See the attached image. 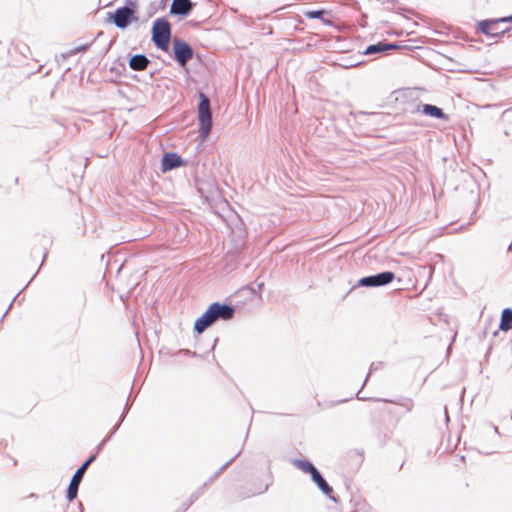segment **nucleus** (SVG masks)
<instances>
[{"instance_id": "nucleus-1", "label": "nucleus", "mask_w": 512, "mask_h": 512, "mask_svg": "<svg viewBox=\"0 0 512 512\" xmlns=\"http://www.w3.org/2000/svg\"><path fill=\"white\" fill-rule=\"evenodd\" d=\"M235 313L236 308L232 304L218 301L213 302L195 320L193 331L195 334L200 335L219 320L229 321L233 319Z\"/></svg>"}, {"instance_id": "nucleus-2", "label": "nucleus", "mask_w": 512, "mask_h": 512, "mask_svg": "<svg viewBox=\"0 0 512 512\" xmlns=\"http://www.w3.org/2000/svg\"><path fill=\"white\" fill-rule=\"evenodd\" d=\"M291 464L303 473L309 474L313 483L328 499L335 503L338 502V498L333 494L332 486L329 485L324 476L311 461L307 459H293L291 460Z\"/></svg>"}, {"instance_id": "nucleus-3", "label": "nucleus", "mask_w": 512, "mask_h": 512, "mask_svg": "<svg viewBox=\"0 0 512 512\" xmlns=\"http://www.w3.org/2000/svg\"><path fill=\"white\" fill-rule=\"evenodd\" d=\"M197 122L199 136L202 140H205L212 129V113L210 100L208 96L202 91L198 92Z\"/></svg>"}, {"instance_id": "nucleus-4", "label": "nucleus", "mask_w": 512, "mask_h": 512, "mask_svg": "<svg viewBox=\"0 0 512 512\" xmlns=\"http://www.w3.org/2000/svg\"><path fill=\"white\" fill-rule=\"evenodd\" d=\"M151 41L161 51L168 52L171 40V24L166 17H159L154 20L151 28Z\"/></svg>"}, {"instance_id": "nucleus-5", "label": "nucleus", "mask_w": 512, "mask_h": 512, "mask_svg": "<svg viewBox=\"0 0 512 512\" xmlns=\"http://www.w3.org/2000/svg\"><path fill=\"white\" fill-rule=\"evenodd\" d=\"M96 460V454H91L75 471L66 490V499L72 502L78 495L79 486L89 466Z\"/></svg>"}, {"instance_id": "nucleus-6", "label": "nucleus", "mask_w": 512, "mask_h": 512, "mask_svg": "<svg viewBox=\"0 0 512 512\" xmlns=\"http://www.w3.org/2000/svg\"><path fill=\"white\" fill-rule=\"evenodd\" d=\"M172 57L180 67H186L194 57V50L187 41L174 37L172 40Z\"/></svg>"}, {"instance_id": "nucleus-7", "label": "nucleus", "mask_w": 512, "mask_h": 512, "mask_svg": "<svg viewBox=\"0 0 512 512\" xmlns=\"http://www.w3.org/2000/svg\"><path fill=\"white\" fill-rule=\"evenodd\" d=\"M501 24L500 18L478 21L476 24V33L486 35L490 38H499L512 30V28L509 27L502 28Z\"/></svg>"}, {"instance_id": "nucleus-8", "label": "nucleus", "mask_w": 512, "mask_h": 512, "mask_svg": "<svg viewBox=\"0 0 512 512\" xmlns=\"http://www.w3.org/2000/svg\"><path fill=\"white\" fill-rule=\"evenodd\" d=\"M396 275L392 271H382L376 274L364 276L360 278L354 288L365 287V288H378L389 285Z\"/></svg>"}, {"instance_id": "nucleus-9", "label": "nucleus", "mask_w": 512, "mask_h": 512, "mask_svg": "<svg viewBox=\"0 0 512 512\" xmlns=\"http://www.w3.org/2000/svg\"><path fill=\"white\" fill-rule=\"evenodd\" d=\"M108 21L114 24L119 29H126L133 22L138 21V16L135 11H131L126 7H118L113 12H108Z\"/></svg>"}, {"instance_id": "nucleus-10", "label": "nucleus", "mask_w": 512, "mask_h": 512, "mask_svg": "<svg viewBox=\"0 0 512 512\" xmlns=\"http://www.w3.org/2000/svg\"><path fill=\"white\" fill-rule=\"evenodd\" d=\"M186 164L187 161L183 159L178 153L166 152L162 155L161 158V171L166 173L168 171L185 166Z\"/></svg>"}, {"instance_id": "nucleus-11", "label": "nucleus", "mask_w": 512, "mask_h": 512, "mask_svg": "<svg viewBox=\"0 0 512 512\" xmlns=\"http://www.w3.org/2000/svg\"><path fill=\"white\" fill-rule=\"evenodd\" d=\"M195 6L196 3L192 0H172L170 14L183 19L191 14Z\"/></svg>"}, {"instance_id": "nucleus-12", "label": "nucleus", "mask_w": 512, "mask_h": 512, "mask_svg": "<svg viewBox=\"0 0 512 512\" xmlns=\"http://www.w3.org/2000/svg\"><path fill=\"white\" fill-rule=\"evenodd\" d=\"M127 59H128L129 68L131 70L137 71V72L146 70L148 68L149 64L151 63L149 58L143 53H138V54L129 53L127 55Z\"/></svg>"}, {"instance_id": "nucleus-13", "label": "nucleus", "mask_w": 512, "mask_h": 512, "mask_svg": "<svg viewBox=\"0 0 512 512\" xmlns=\"http://www.w3.org/2000/svg\"><path fill=\"white\" fill-rule=\"evenodd\" d=\"M417 112H420L423 115L431 117V118H435V119H439V120H443V121L449 120V116L443 111V109L436 105H433V104L418 105Z\"/></svg>"}, {"instance_id": "nucleus-14", "label": "nucleus", "mask_w": 512, "mask_h": 512, "mask_svg": "<svg viewBox=\"0 0 512 512\" xmlns=\"http://www.w3.org/2000/svg\"><path fill=\"white\" fill-rule=\"evenodd\" d=\"M328 14H331V12L323 8L317 10H307L303 13V15L308 19H317L322 21V23L326 26H334L333 21L325 18V15Z\"/></svg>"}, {"instance_id": "nucleus-15", "label": "nucleus", "mask_w": 512, "mask_h": 512, "mask_svg": "<svg viewBox=\"0 0 512 512\" xmlns=\"http://www.w3.org/2000/svg\"><path fill=\"white\" fill-rule=\"evenodd\" d=\"M512 327V308H504L501 312V318L499 323V329L502 331H508Z\"/></svg>"}, {"instance_id": "nucleus-16", "label": "nucleus", "mask_w": 512, "mask_h": 512, "mask_svg": "<svg viewBox=\"0 0 512 512\" xmlns=\"http://www.w3.org/2000/svg\"><path fill=\"white\" fill-rule=\"evenodd\" d=\"M382 401L399 405L405 409L406 412L412 411L414 402L411 398L400 397L399 399H383Z\"/></svg>"}, {"instance_id": "nucleus-17", "label": "nucleus", "mask_w": 512, "mask_h": 512, "mask_svg": "<svg viewBox=\"0 0 512 512\" xmlns=\"http://www.w3.org/2000/svg\"><path fill=\"white\" fill-rule=\"evenodd\" d=\"M126 71H127V68H126L125 64L123 62H121L119 59H117L114 62V65L111 66V68H110V72L113 73L116 77L114 80H112V82L118 83L120 81L119 79L122 76H125Z\"/></svg>"}, {"instance_id": "nucleus-18", "label": "nucleus", "mask_w": 512, "mask_h": 512, "mask_svg": "<svg viewBox=\"0 0 512 512\" xmlns=\"http://www.w3.org/2000/svg\"><path fill=\"white\" fill-rule=\"evenodd\" d=\"M239 453H237L234 457H232L230 460H228L226 463H224L207 481H205L202 486L206 488L208 485L212 484L215 479H217L221 473H223L231 464L232 462L238 457Z\"/></svg>"}, {"instance_id": "nucleus-19", "label": "nucleus", "mask_w": 512, "mask_h": 512, "mask_svg": "<svg viewBox=\"0 0 512 512\" xmlns=\"http://www.w3.org/2000/svg\"><path fill=\"white\" fill-rule=\"evenodd\" d=\"M384 41H379L375 44L368 45L366 49L361 53V55H375L380 53H385L384 51Z\"/></svg>"}, {"instance_id": "nucleus-20", "label": "nucleus", "mask_w": 512, "mask_h": 512, "mask_svg": "<svg viewBox=\"0 0 512 512\" xmlns=\"http://www.w3.org/2000/svg\"><path fill=\"white\" fill-rule=\"evenodd\" d=\"M392 432L390 430L381 431L376 427V436L381 445H384L391 437Z\"/></svg>"}, {"instance_id": "nucleus-21", "label": "nucleus", "mask_w": 512, "mask_h": 512, "mask_svg": "<svg viewBox=\"0 0 512 512\" xmlns=\"http://www.w3.org/2000/svg\"><path fill=\"white\" fill-rule=\"evenodd\" d=\"M204 487L201 485L196 491H194L188 500V504L184 505V510H187L204 492Z\"/></svg>"}, {"instance_id": "nucleus-22", "label": "nucleus", "mask_w": 512, "mask_h": 512, "mask_svg": "<svg viewBox=\"0 0 512 512\" xmlns=\"http://www.w3.org/2000/svg\"><path fill=\"white\" fill-rule=\"evenodd\" d=\"M382 366H383V362H376V363H372V364H371V366H370V368H369V373H368V375L366 376V378H365V380H364V382H363V384H362V386H361L360 390L357 392V395H359V394H360V392H361L362 388L364 387V385L366 384V382H367V380H368L369 376H370L374 371L379 370ZM357 397H358V399H362V398H361V397H359V396H357Z\"/></svg>"}, {"instance_id": "nucleus-23", "label": "nucleus", "mask_w": 512, "mask_h": 512, "mask_svg": "<svg viewBox=\"0 0 512 512\" xmlns=\"http://www.w3.org/2000/svg\"><path fill=\"white\" fill-rule=\"evenodd\" d=\"M386 3L391 5V7L387 6V9L390 11H393L398 14H402L403 11H405V9L400 7L399 5L400 0H387Z\"/></svg>"}, {"instance_id": "nucleus-24", "label": "nucleus", "mask_w": 512, "mask_h": 512, "mask_svg": "<svg viewBox=\"0 0 512 512\" xmlns=\"http://www.w3.org/2000/svg\"><path fill=\"white\" fill-rule=\"evenodd\" d=\"M268 488H269V484H266L263 488H259L257 490L250 491L247 493H241V498L245 499V498H249V497H252L255 495L262 494V493L266 492L268 490Z\"/></svg>"}, {"instance_id": "nucleus-25", "label": "nucleus", "mask_w": 512, "mask_h": 512, "mask_svg": "<svg viewBox=\"0 0 512 512\" xmlns=\"http://www.w3.org/2000/svg\"><path fill=\"white\" fill-rule=\"evenodd\" d=\"M361 63H362V61H360V60H354L353 58H347V59L343 60V63H341L340 66L345 69H349V68L355 67Z\"/></svg>"}, {"instance_id": "nucleus-26", "label": "nucleus", "mask_w": 512, "mask_h": 512, "mask_svg": "<svg viewBox=\"0 0 512 512\" xmlns=\"http://www.w3.org/2000/svg\"><path fill=\"white\" fill-rule=\"evenodd\" d=\"M343 6L350 7L355 11L361 12V5L358 0H345L344 3H341Z\"/></svg>"}, {"instance_id": "nucleus-27", "label": "nucleus", "mask_w": 512, "mask_h": 512, "mask_svg": "<svg viewBox=\"0 0 512 512\" xmlns=\"http://www.w3.org/2000/svg\"><path fill=\"white\" fill-rule=\"evenodd\" d=\"M122 7H126L131 11H135V14L138 13L137 0H125V4Z\"/></svg>"}, {"instance_id": "nucleus-28", "label": "nucleus", "mask_w": 512, "mask_h": 512, "mask_svg": "<svg viewBox=\"0 0 512 512\" xmlns=\"http://www.w3.org/2000/svg\"><path fill=\"white\" fill-rule=\"evenodd\" d=\"M90 46H91V44H83V45L77 46L74 49L70 50V54L74 55L79 52H86Z\"/></svg>"}, {"instance_id": "nucleus-29", "label": "nucleus", "mask_w": 512, "mask_h": 512, "mask_svg": "<svg viewBox=\"0 0 512 512\" xmlns=\"http://www.w3.org/2000/svg\"><path fill=\"white\" fill-rule=\"evenodd\" d=\"M129 398H130V397L128 396L127 401H126V404H125L124 409H123V412H122V414H121V416H120V418H119V420H118V422H119V423H121V424H122V422L124 421V419H125V417H126V415H127L128 411H129V409H130V407H131V404L129 403Z\"/></svg>"}, {"instance_id": "nucleus-30", "label": "nucleus", "mask_w": 512, "mask_h": 512, "mask_svg": "<svg viewBox=\"0 0 512 512\" xmlns=\"http://www.w3.org/2000/svg\"><path fill=\"white\" fill-rule=\"evenodd\" d=\"M121 426V423L117 422L114 427L112 428L111 432L103 439V441H105V443H107L108 441H110V439L112 438V436L118 431V429L120 428Z\"/></svg>"}, {"instance_id": "nucleus-31", "label": "nucleus", "mask_w": 512, "mask_h": 512, "mask_svg": "<svg viewBox=\"0 0 512 512\" xmlns=\"http://www.w3.org/2000/svg\"><path fill=\"white\" fill-rule=\"evenodd\" d=\"M384 51L387 52L389 50L398 49L400 46L397 42H385L384 41Z\"/></svg>"}, {"instance_id": "nucleus-32", "label": "nucleus", "mask_w": 512, "mask_h": 512, "mask_svg": "<svg viewBox=\"0 0 512 512\" xmlns=\"http://www.w3.org/2000/svg\"><path fill=\"white\" fill-rule=\"evenodd\" d=\"M178 353L186 355V356H191V357H196V355H197L196 352H192V351H190L188 349H181V350H179Z\"/></svg>"}, {"instance_id": "nucleus-33", "label": "nucleus", "mask_w": 512, "mask_h": 512, "mask_svg": "<svg viewBox=\"0 0 512 512\" xmlns=\"http://www.w3.org/2000/svg\"><path fill=\"white\" fill-rule=\"evenodd\" d=\"M17 296H14V298L12 299V301L10 302L8 308L5 310L4 314L2 315V317L0 318V324L2 323L4 317L8 314L9 310L11 309L14 301L16 300Z\"/></svg>"}, {"instance_id": "nucleus-34", "label": "nucleus", "mask_w": 512, "mask_h": 512, "mask_svg": "<svg viewBox=\"0 0 512 512\" xmlns=\"http://www.w3.org/2000/svg\"><path fill=\"white\" fill-rule=\"evenodd\" d=\"M106 445L105 441H101L95 448V453L96 456L103 450L104 446Z\"/></svg>"}, {"instance_id": "nucleus-35", "label": "nucleus", "mask_w": 512, "mask_h": 512, "mask_svg": "<svg viewBox=\"0 0 512 512\" xmlns=\"http://www.w3.org/2000/svg\"><path fill=\"white\" fill-rule=\"evenodd\" d=\"M500 20H501L502 24L512 23V14L509 16L501 17Z\"/></svg>"}, {"instance_id": "nucleus-36", "label": "nucleus", "mask_w": 512, "mask_h": 512, "mask_svg": "<svg viewBox=\"0 0 512 512\" xmlns=\"http://www.w3.org/2000/svg\"><path fill=\"white\" fill-rule=\"evenodd\" d=\"M246 288L249 289L252 294L258 295L260 297V294L257 293V290L254 287L248 285Z\"/></svg>"}, {"instance_id": "nucleus-37", "label": "nucleus", "mask_w": 512, "mask_h": 512, "mask_svg": "<svg viewBox=\"0 0 512 512\" xmlns=\"http://www.w3.org/2000/svg\"><path fill=\"white\" fill-rule=\"evenodd\" d=\"M47 256H48V251L45 249L43 254H42V265L44 264Z\"/></svg>"}, {"instance_id": "nucleus-38", "label": "nucleus", "mask_w": 512, "mask_h": 512, "mask_svg": "<svg viewBox=\"0 0 512 512\" xmlns=\"http://www.w3.org/2000/svg\"><path fill=\"white\" fill-rule=\"evenodd\" d=\"M72 54H70V51L68 53H63L61 54V58L62 59H67L69 56H71Z\"/></svg>"}, {"instance_id": "nucleus-39", "label": "nucleus", "mask_w": 512, "mask_h": 512, "mask_svg": "<svg viewBox=\"0 0 512 512\" xmlns=\"http://www.w3.org/2000/svg\"><path fill=\"white\" fill-rule=\"evenodd\" d=\"M185 504H188V501H187V502H184V503L181 505V507L178 509V512H184V511H185V510H184V505H185Z\"/></svg>"}, {"instance_id": "nucleus-40", "label": "nucleus", "mask_w": 512, "mask_h": 512, "mask_svg": "<svg viewBox=\"0 0 512 512\" xmlns=\"http://www.w3.org/2000/svg\"><path fill=\"white\" fill-rule=\"evenodd\" d=\"M263 287H264V283H262V282H261V283H259V284L257 285V289H256V290H257V292H258V291H260Z\"/></svg>"}, {"instance_id": "nucleus-41", "label": "nucleus", "mask_w": 512, "mask_h": 512, "mask_svg": "<svg viewBox=\"0 0 512 512\" xmlns=\"http://www.w3.org/2000/svg\"><path fill=\"white\" fill-rule=\"evenodd\" d=\"M357 506H362V507H367V504L366 503H361V502H358L356 503Z\"/></svg>"}, {"instance_id": "nucleus-42", "label": "nucleus", "mask_w": 512, "mask_h": 512, "mask_svg": "<svg viewBox=\"0 0 512 512\" xmlns=\"http://www.w3.org/2000/svg\"><path fill=\"white\" fill-rule=\"evenodd\" d=\"M361 17H362V21H365V19L367 18V14L366 13H362Z\"/></svg>"}, {"instance_id": "nucleus-43", "label": "nucleus", "mask_w": 512, "mask_h": 512, "mask_svg": "<svg viewBox=\"0 0 512 512\" xmlns=\"http://www.w3.org/2000/svg\"><path fill=\"white\" fill-rule=\"evenodd\" d=\"M444 412H445L446 420H449V416H448L447 408H445V409H444Z\"/></svg>"}, {"instance_id": "nucleus-44", "label": "nucleus", "mask_w": 512, "mask_h": 512, "mask_svg": "<svg viewBox=\"0 0 512 512\" xmlns=\"http://www.w3.org/2000/svg\"><path fill=\"white\" fill-rule=\"evenodd\" d=\"M37 272L31 277V279L29 280V282L27 283V285H29L31 283L32 280H34L35 276H36Z\"/></svg>"}, {"instance_id": "nucleus-45", "label": "nucleus", "mask_w": 512, "mask_h": 512, "mask_svg": "<svg viewBox=\"0 0 512 512\" xmlns=\"http://www.w3.org/2000/svg\"><path fill=\"white\" fill-rule=\"evenodd\" d=\"M27 286H28V285H26L23 289H20V290L17 292V295H16V296L20 295V294L23 292V290H24Z\"/></svg>"}, {"instance_id": "nucleus-46", "label": "nucleus", "mask_w": 512, "mask_h": 512, "mask_svg": "<svg viewBox=\"0 0 512 512\" xmlns=\"http://www.w3.org/2000/svg\"><path fill=\"white\" fill-rule=\"evenodd\" d=\"M27 286H28V285H26L23 289H20V290L17 292V295H16V296L20 295V294L23 292V290H24Z\"/></svg>"}, {"instance_id": "nucleus-47", "label": "nucleus", "mask_w": 512, "mask_h": 512, "mask_svg": "<svg viewBox=\"0 0 512 512\" xmlns=\"http://www.w3.org/2000/svg\"><path fill=\"white\" fill-rule=\"evenodd\" d=\"M27 286H28V285H26L23 289H20V290L17 292V295H16V296L20 295V294L23 292V290H24Z\"/></svg>"}, {"instance_id": "nucleus-48", "label": "nucleus", "mask_w": 512, "mask_h": 512, "mask_svg": "<svg viewBox=\"0 0 512 512\" xmlns=\"http://www.w3.org/2000/svg\"><path fill=\"white\" fill-rule=\"evenodd\" d=\"M27 286H28V285H26L23 289H20V290L17 292V295H16V296L20 295V294L23 292V290H24Z\"/></svg>"}, {"instance_id": "nucleus-49", "label": "nucleus", "mask_w": 512, "mask_h": 512, "mask_svg": "<svg viewBox=\"0 0 512 512\" xmlns=\"http://www.w3.org/2000/svg\"><path fill=\"white\" fill-rule=\"evenodd\" d=\"M493 429H494L495 433L500 434L497 426H493Z\"/></svg>"}, {"instance_id": "nucleus-50", "label": "nucleus", "mask_w": 512, "mask_h": 512, "mask_svg": "<svg viewBox=\"0 0 512 512\" xmlns=\"http://www.w3.org/2000/svg\"><path fill=\"white\" fill-rule=\"evenodd\" d=\"M30 497H31L32 499H35V498H37L38 496H37L36 494H34V493H31V494H30Z\"/></svg>"}, {"instance_id": "nucleus-51", "label": "nucleus", "mask_w": 512, "mask_h": 512, "mask_svg": "<svg viewBox=\"0 0 512 512\" xmlns=\"http://www.w3.org/2000/svg\"><path fill=\"white\" fill-rule=\"evenodd\" d=\"M509 113H510V111H509V110L504 111L503 116H507Z\"/></svg>"}, {"instance_id": "nucleus-52", "label": "nucleus", "mask_w": 512, "mask_h": 512, "mask_svg": "<svg viewBox=\"0 0 512 512\" xmlns=\"http://www.w3.org/2000/svg\"><path fill=\"white\" fill-rule=\"evenodd\" d=\"M18 182H19V177H16L15 178V183L18 184Z\"/></svg>"}, {"instance_id": "nucleus-53", "label": "nucleus", "mask_w": 512, "mask_h": 512, "mask_svg": "<svg viewBox=\"0 0 512 512\" xmlns=\"http://www.w3.org/2000/svg\"><path fill=\"white\" fill-rule=\"evenodd\" d=\"M216 342H218V339H217V338L215 339L214 344H216ZM214 347H215V345H213V346H212V349H214Z\"/></svg>"}, {"instance_id": "nucleus-54", "label": "nucleus", "mask_w": 512, "mask_h": 512, "mask_svg": "<svg viewBox=\"0 0 512 512\" xmlns=\"http://www.w3.org/2000/svg\"><path fill=\"white\" fill-rule=\"evenodd\" d=\"M80 512H83V507L81 504H80Z\"/></svg>"}]
</instances>
